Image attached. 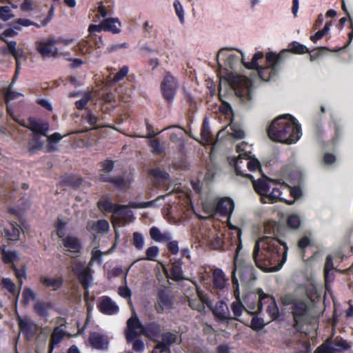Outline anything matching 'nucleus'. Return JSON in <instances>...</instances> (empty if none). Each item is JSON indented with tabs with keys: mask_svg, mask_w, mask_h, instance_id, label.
I'll return each mask as SVG.
<instances>
[{
	"mask_svg": "<svg viewBox=\"0 0 353 353\" xmlns=\"http://www.w3.org/2000/svg\"><path fill=\"white\" fill-rule=\"evenodd\" d=\"M288 250L286 243L280 239L265 236L255 243L252 258L259 269L274 272L285 262Z\"/></svg>",
	"mask_w": 353,
	"mask_h": 353,
	"instance_id": "obj_1",
	"label": "nucleus"
},
{
	"mask_svg": "<svg viewBox=\"0 0 353 353\" xmlns=\"http://www.w3.org/2000/svg\"><path fill=\"white\" fill-rule=\"evenodd\" d=\"M267 130L271 140L288 145L296 142L301 134V125L289 114L275 119Z\"/></svg>",
	"mask_w": 353,
	"mask_h": 353,
	"instance_id": "obj_2",
	"label": "nucleus"
},
{
	"mask_svg": "<svg viewBox=\"0 0 353 353\" xmlns=\"http://www.w3.org/2000/svg\"><path fill=\"white\" fill-rule=\"evenodd\" d=\"M241 243L238 245L236 250L235 256V268L232 271V281L234 288V292L235 296L238 299L239 297V283L236 277V272L239 271V275L241 280V283L244 286H250L256 280L257 276L256 274V270L254 266L248 262L239 261L238 259L239 253L241 249Z\"/></svg>",
	"mask_w": 353,
	"mask_h": 353,
	"instance_id": "obj_3",
	"label": "nucleus"
},
{
	"mask_svg": "<svg viewBox=\"0 0 353 353\" xmlns=\"http://www.w3.org/2000/svg\"><path fill=\"white\" fill-rule=\"evenodd\" d=\"M291 313L294 319L293 326L299 332L302 331L304 325L312 323L316 318L314 303L310 301L307 297L292 305Z\"/></svg>",
	"mask_w": 353,
	"mask_h": 353,
	"instance_id": "obj_4",
	"label": "nucleus"
},
{
	"mask_svg": "<svg viewBox=\"0 0 353 353\" xmlns=\"http://www.w3.org/2000/svg\"><path fill=\"white\" fill-rule=\"evenodd\" d=\"M72 271L77 276V278L81 286L84 289V300L86 302L88 307H90L88 301L90 293L88 288L92 280L90 267L85 265V261L75 260L72 263Z\"/></svg>",
	"mask_w": 353,
	"mask_h": 353,
	"instance_id": "obj_5",
	"label": "nucleus"
},
{
	"mask_svg": "<svg viewBox=\"0 0 353 353\" xmlns=\"http://www.w3.org/2000/svg\"><path fill=\"white\" fill-rule=\"evenodd\" d=\"M235 172L237 175L242 176L250 179L252 176L248 174V171H261V165L259 160L250 158L246 152L240 154L234 161Z\"/></svg>",
	"mask_w": 353,
	"mask_h": 353,
	"instance_id": "obj_6",
	"label": "nucleus"
},
{
	"mask_svg": "<svg viewBox=\"0 0 353 353\" xmlns=\"http://www.w3.org/2000/svg\"><path fill=\"white\" fill-rule=\"evenodd\" d=\"M230 85L241 101L246 103L253 99V85L250 79L245 76L234 77Z\"/></svg>",
	"mask_w": 353,
	"mask_h": 353,
	"instance_id": "obj_7",
	"label": "nucleus"
},
{
	"mask_svg": "<svg viewBox=\"0 0 353 353\" xmlns=\"http://www.w3.org/2000/svg\"><path fill=\"white\" fill-rule=\"evenodd\" d=\"M73 39H65L61 37H49L46 40L37 42V50L43 57H57L59 55V49L57 45L63 43L65 46L70 45ZM60 55H64L62 52Z\"/></svg>",
	"mask_w": 353,
	"mask_h": 353,
	"instance_id": "obj_8",
	"label": "nucleus"
},
{
	"mask_svg": "<svg viewBox=\"0 0 353 353\" xmlns=\"http://www.w3.org/2000/svg\"><path fill=\"white\" fill-rule=\"evenodd\" d=\"M267 297L268 296L263 293L260 295L256 306L250 307V310L245 309L240 301H234L231 305V309L234 314V317H232V320H236L243 323L244 325H248V319L246 318V316H249L250 314L260 312L262 309L261 300Z\"/></svg>",
	"mask_w": 353,
	"mask_h": 353,
	"instance_id": "obj_9",
	"label": "nucleus"
},
{
	"mask_svg": "<svg viewBox=\"0 0 353 353\" xmlns=\"http://www.w3.org/2000/svg\"><path fill=\"white\" fill-rule=\"evenodd\" d=\"M265 58L268 65L264 68L259 66L255 70L258 76L263 81H267L276 75L278 70L277 65L281 61V56H277V54L273 52L268 53Z\"/></svg>",
	"mask_w": 353,
	"mask_h": 353,
	"instance_id": "obj_10",
	"label": "nucleus"
},
{
	"mask_svg": "<svg viewBox=\"0 0 353 353\" xmlns=\"http://www.w3.org/2000/svg\"><path fill=\"white\" fill-rule=\"evenodd\" d=\"M161 340H157V344L152 350V353H170V346L174 343H181L177 333L170 332H163L161 334Z\"/></svg>",
	"mask_w": 353,
	"mask_h": 353,
	"instance_id": "obj_11",
	"label": "nucleus"
},
{
	"mask_svg": "<svg viewBox=\"0 0 353 353\" xmlns=\"http://www.w3.org/2000/svg\"><path fill=\"white\" fill-rule=\"evenodd\" d=\"M145 334V325H142L134 313L127 321V329L125 332V339L128 343H132L139 335Z\"/></svg>",
	"mask_w": 353,
	"mask_h": 353,
	"instance_id": "obj_12",
	"label": "nucleus"
},
{
	"mask_svg": "<svg viewBox=\"0 0 353 353\" xmlns=\"http://www.w3.org/2000/svg\"><path fill=\"white\" fill-rule=\"evenodd\" d=\"M349 347L346 341L341 338H330L320 345L314 353H336Z\"/></svg>",
	"mask_w": 353,
	"mask_h": 353,
	"instance_id": "obj_13",
	"label": "nucleus"
},
{
	"mask_svg": "<svg viewBox=\"0 0 353 353\" xmlns=\"http://www.w3.org/2000/svg\"><path fill=\"white\" fill-rule=\"evenodd\" d=\"M64 254L71 258H77L82 249L80 240L73 235H68L61 240Z\"/></svg>",
	"mask_w": 353,
	"mask_h": 353,
	"instance_id": "obj_14",
	"label": "nucleus"
},
{
	"mask_svg": "<svg viewBox=\"0 0 353 353\" xmlns=\"http://www.w3.org/2000/svg\"><path fill=\"white\" fill-rule=\"evenodd\" d=\"M178 88L176 79L170 73H167L161 84V93L168 103H171Z\"/></svg>",
	"mask_w": 353,
	"mask_h": 353,
	"instance_id": "obj_15",
	"label": "nucleus"
},
{
	"mask_svg": "<svg viewBox=\"0 0 353 353\" xmlns=\"http://www.w3.org/2000/svg\"><path fill=\"white\" fill-rule=\"evenodd\" d=\"M250 180L252 182L254 190L261 196V198L262 196H263L268 194L270 189V183H273L274 184L280 183V180L271 179L265 175H263L261 178H259L257 180H254L253 178Z\"/></svg>",
	"mask_w": 353,
	"mask_h": 353,
	"instance_id": "obj_16",
	"label": "nucleus"
},
{
	"mask_svg": "<svg viewBox=\"0 0 353 353\" xmlns=\"http://www.w3.org/2000/svg\"><path fill=\"white\" fill-rule=\"evenodd\" d=\"M194 285L196 295L194 298L188 297L189 305L192 310L202 312L205 311V307L204 304H208V298L196 284Z\"/></svg>",
	"mask_w": 353,
	"mask_h": 353,
	"instance_id": "obj_17",
	"label": "nucleus"
},
{
	"mask_svg": "<svg viewBox=\"0 0 353 353\" xmlns=\"http://www.w3.org/2000/svg\"><path fill=\"white\" fill-rule=\"evenodd\" d=\"M19 325L28 340H31L39 330V326L28 318L20 319Z\"/></svg>",
	"mask_w": 353,
	"mask_h": 353,
	"instance_id": "obj_18",
	"label": "nucleus"
},
{
	"mask_svg": "<svg viewBox=\"0 0 353 353\" xmlns=\"http://www.w3.org/2000/svg\"><path fill=\"white\" fill-rule=\"evenodd\" d=\"M99 209L103 212H113L117 216H123V210L126 209V206L114 204L109 199H101L97 203Z\"/></svg>",
	"mask_w": 353,
	"mask_h": 353,
	"instance_id": "obj_19",
	"label": "nucleus"
},
{
	"mask_svg": "<svg viewBox=\"0 0 353 353\" xmlns=\"http://www.w3.org/2000/svg\"><path fill=\"white\" fill-rule=\"evenodd\" d=\"M283 192L280 188H274L270 194L262 196L261 202L263 203H274L278 201L283 202L288 205L294 203V201H289L282 196Z\"/></svg>",
	"mask_w": 353,
	"mask_h": 353,
	"instance_id": "obj_20",
	"label": "nucleus"
},
{
	"mask_svg": "<svg viewBox=\"0 0 353 353\" xmlns=\"http://www.w3.org/2000/svg\"><path fill=\"white\" fill-rule=\"evenodd\" d=\"M89 341L92 346L99 350H106L108 345V337L99 332H92L90 334Z\"/></svg>",
	"mask_w": 353,
	"mask_h": 353,
	"instance_id": "obj_21",
	"label": "nucleus"
},
{
	"mask_svg": "<svg viewBox=\"0 0 353 353\" xmlns=\"http://www.w3.org/2000/svg\"><path fill=\"white\" fill-rule=\"evenodd\" d=\"M110 172H101L98 179L101 182H108L119 188H125L127 186V181L122 176H112Z\"/></svg>",
	"mask_w": 353,
	"mask_h": 353,
	"instance_id": "obj_22",
	"label": "nucleus"
},
{
	"mask_svg": "<svg viewBox=\"0 0 353 353\" xmlns=\"http://www.w3.org/2000/svg\"><path fill=\"white\" fill-rule=\"evenodd\" d=\"M234 207L233 201L229 198H223L216 201V213L230 216Z\"/></svg>",
	"mask_w": 353,
	"mask_h": 353,
	"instance_id": "obj_23",
	"label": "nucleus"
},
{
	"mask_svg": "<svg viewBox=\"0 0 353 353\" xmlns=\"http://www.w3.org/2000/svg\"><path fill=\"white\" fill-rule=\"evenodd\" d=\"M100 311L106 315H113L118 312L119 307L109 297H103L99 303Z\"/></svg>",
	"mask_w": 353,
	"mask_h": 353,
	"instance_id": "obj_24",
	"label": "nucleus"
},
{
	"mask_svg": "<svg viewBox=\"0 0 353 353\" xmlns=\"http://www.w3.org/2000/svg\"><path fill=\"white\" fill-rule=\"evenodd\" d=\"M212 312L221 321L232 320L227 304L223 301H219L212 310Z\"/></svg>",
	"mask_w": 353,
	"mask_h": 353,
	"instance_id": "obj_25",
	"label": "nucleus"
},
{
	"mask_svg": "<svg viewBox=\"0 0 353 353\" xmlns=\"http://www.w3.org/2000/svg\"><path fill=\"white\" fill-rule=\"evenodd\" d=\"M24 126L36 133V134H39L43 136H47V131L49 128L48 123L42 121H37L33 119H30L28 124Z\"/></svg>",
	"mask_w": 353,
	"mask_h": 353,
	"instance_id": "obj_26",
	"label": "nucleus"
},
{
	"mask_svg": "<svg viewBox=\"0 0 353 353\" xmlns=\"http://www.w3.org/2000/svg\"><path fill=\"white\" fill-rule=\"evenodd\" d=\"M173 301L167 294L162 292L159 294L158 302L155 305L158 313H163L165 310L172 308Z\"/></svg>",
	"mask_w": 353,
	"mask_h": 353,
	"instance_id": "obj_27",
	"label": "nucleus"
},
{
	"mask_svg": "<svg viewBox=\"0 0 353 353\" xmlns=\"http://www.w3.org/2000/svg\"><path fill=\"white\" fill-rule=\"evenodd\" d=\"M161 332V326L155 322H152L145 325L144 336L149 339L156 342L157 338L159 337Z\"/></svg>",
	"mask_w": 353,
	"mask_h": 353,
	"instance_id": "obj_28",
	"label": "nucleus"
},
{
	"mask_svg": "<svg viewBox=\"0 0 353 353\" xmlns=\"http://www.w3.org/2000/svg\"><path fill=\"white\" fill-rule=\"evenodd\" d=\"M86 228L90 232L104 233L109 230V223L104 219L97 221H90L88 222Z\"/></svg>",
	"mask_w": 353,
	"mask_h": 353,
	"instance_id": "obj_29",
	"label": "nucleus"
},
{
	"mask_svg": "<svg viewBox=\"0 0 353 353\" xmlns=\"http://www.w3.org/2000/svg\"><path fill=\"white\" fill-rule=\"evenodd\" d=\"M103 30L118 34L121 32V22L118 18H108L103 20Z\"/></svg>",
	"mask_w": 353,
	"mask_h": 353,
	"instance_id": "obj_30",
	"label": "nucleus"
},
{
	"mask_svg": "<svg viewBox=\"0 0 353 353\" xmlns=\"http://www.w3.org/2000/svg\"><path fill=\"white\" fill-rule=\"evenodd\" d=\"M149 174L153 177L157 183L159 184H155L156 186L160 185L161 183H163L168 181L170 179V174L161 168H155L149 170Z\"/></svg>",
	"mask_w": 353,
	"mask_h": 353,
	"instance_id": "obj_31",
	"label": "nucleus"
},
{
	"mask_svg": "<svg viewBox=\"0 0 353 353\" xmlns=\"http://www.w3.org/2000/svg\"><path fill=\"white\" fill-rule=\"evenodd\" d=\"M288 52H292L294 54H304V53H309L310 51L306 48V46L300 44L298 42H292L290 44L288 50H283L279 54H277V56H281V60L282 59V57L284 54H288Z\"/></svg>",
	"mask_w": 353,
	"mask_h": 353,
	"instance_id": "obj_32",
	"label": "nucleus"
},
{
	"mask_svg": "<svg viewBox=\"0 0 353 353\" xmlns=\"http://www.w3.org/2000/svg\"><path fill=\"white\" fill-rule=\"evenodd\" d=\"M40 282L45 287L50 288L54 290H56L61 288L63 283V280L61 278H50L45 276H41L40 277Z\"/></svg>",
	"mask_w": 353,
	"mask_h": 353,
	"instance_id": "obj_33",
	"label": "nucleus"
},
{
	"mask_svg": "<svg viewBox=\"0 0 353 353\" xmlns=\"http://www.w3.org/2000/svg\"><path fill=\"white\" fill-rule=\"evenodd\" d=\"M3 287L6 289L17 301L20 294V285L17 288L15 284L9 278H3L1 281Z\"/></svg>",
	"mask_w": 353,
	"mask_h": 353,
	"instance_id": "obj_34",
	"label": "nucleus"
},
{
	"mask_svg": "<svg viewBox=\"0 0 353 353\" xmlns=\"http://www.w3.org/2000/svg\"><path fill=\"white\" fill-rule=\"evenodd\" d=\"M171 194H172V192H169L166 194L160 195V196H157L155 199L150 201H148V202H140V203L131 202V203H130L129 206L132 208H135V209L152 208V207L154 206L155 203L157 201H159L161 199H164L166 196L170 195Z\"/></svg>",
	"mask_w": 353,
	"mask_h": 353,
	"instance_id": "obj_35",
	"label": "nucleus"
},
{
	"mask_svg": "<svg viewBox=\"0 0 353 353\" xmlns=\"http://www.w3.org/2000/svg\"><path fill=\"white\" fill-rule=\"evenodd\" d=\"M65 334V332L60 327H55L50 338L49 353L52 352L54 345L61 341Z\"/></svg>",
	"mask_w": 353,
	"mask_h": 353,
	"instance_id": "obj_36",
	"label": "nucleus"
},
{
	"mask_svg": "<svg viewBox=\"0 0 353 353\" xmlns=\"http://www.w3.org/2000/svg\"><path fill=\"white\" fill-rule=\"evenodd\" d=\"M150 234L154 241L158 242L167 241L171 239V235L169 232L161 233L159 229L156 227H152L150 229Z\"/></svg>",
	"mask_w": 353,
	"mask_h": 353,
	"instance_id": "obj_37",
	"label": "nucleus"
},
{
	"mask_svg": "<svg viewBox=\"0 0 353 353\" xmlns=\"http://www.w3.org/2000/svg\"><path fill=\"white\" fill-rule=\"evenodd\" d=\"M303 298L298 297L296 293L295 292L292 293H287L282 294L280 297L281 303L285 305L288 306L290 305H294L298 301H301Z\"/></svg>",
	"mask_w": 353,
	"mask_h": 353,
	"instance_id": "obj_38",
	"label": "nucleus"
},
{
	"mask_svg": "<svg viewBox=\"0 0 353 353\" xmlns=\"http://www.w3.org/2000/svg\"><path fill=\"white\" fill-rule=\"evenodd\" d=\"M50 308V305L46 302H37L34 305V312L42 318H45L47 321L48 316V311Z\"/></svg>",
	"mask_w": 353,
	"mask_h": 353,
	"instance_id": "obj_39",
	"label": "nucleus"
},
{
	"mask_svg": "<svg viewBox=\"0 0 353 353\" xmlns=\"http://www.w3.org/2000/svg\"><path fill=\"white\" fill-rule=\"evenodd\" d=\"M12 231L4 228L3 234L8 240L17 241L20 236V226L17 223H11Z\"/></svg>",
	"mask_w": 353,
	"mask_h": 353,
	"instance_id": "obj_40",
	"label": "nucleus"
},
{
	"mask_svg": "<svg viewBox=\"0 0 353 353\" xmlns=\"http://www.w3.org/2000/svg\"><path fill=\"white\" fill-rule=\"evenodd\" d=\"M43 148V142L39 134H34L28 142V148L30 152L34 153Z\"/></svg>",
	"mask_w": 353,
	"mask_h": 353,
	"instance_id": "obj_41",
	"label": "nucleus"
},
{
	"mask_svg": "<svg viewBox=\"0 0 353 353\" xmlns=\"http://www.w3.org/2000/svg\"><path fill=\"white\" fill-rule=\"evenodd\" d=\"M167 276L168 278H170L176 281L185 279L183 276L182 268L178 263H174L172 264V268L170 269V276Z\"/></svg>",
	"mask_w": 353,
	"mask_h": 353,
	"instance_id": "obj_42",
	"label": "nucleus"
},
{
	"mask_svg": "<svg viewBox=\"0 0 353 353\" xmlns=\"http://www.w3.org/2000/svg\"><path fill=\"white\" fill-rule=\"evenodd\" d=\"M268 298L270 299V304L268 305L267 308V312L271 319L275 320L280 315L279 310L276 303L274 298L272 296H270Z\"/></svg>",
	"mask_w": 353,
	"mask_h": 353,
	"instance_id": "obj_43",
	"label": "nucleus"
},
{
	"mask_svg": "<svg viewBox=\"0 0 353 353\" xmlns=\"http://www.w3.org/2000/svg\"><path fill=\"white\" fill-rule=\"evenodd\" d=\"M263 57V54L261 52H259L254 55L250 62H244L243 58H242L241 62L246 68L250 70H255L256 68L259 66L257 63L258 60L262 59Z\"/></svg>",
	"mask_w": 353,
	"mask_h": 353,
	"instance_id": "obj_44",
	"label": "nucleus"
},
{
	"mask_svg": "<svg viewBox=\"0 0 353 353\" xmlns=\"http://www.w3.org/2000/svg\"><path fill=\"white\" fill-rule=\"evenodd\" d=\"M256 314H253V316L250 322L248 321V326L255 331H259L262 330L265 326V323L261 318H259L256 316Z\"/></svg>",
	"mask_w": 353,
	"mask_h": 353,
	"instance_id": "obj_45",
	"label": "nucleus"
},
{
	"mask_svg": "<svg viewBox=\"0 0 353 353\" xmlns=\"http://www.w3.org/2000/svg\"><path fill=\"white\" fill-rule=\"evenodd\" d=\"M214 284L219 289H222L225 286L224 274L220 270H216L214 272Z\"/></svg>",
	"mask_w": 353,
	"mask_h": 353,
	"instance_id": "obj_46",
	"label": "nucleus"
},
{
	"mask_svg": "<svg viewBox=\"0 0 353 353\" xmlns=\"http://www.w3.org/2000/svg\"><path fill=\"white\" fill-rule=\"evenodd\" d=\"M281 188L285 190L286 192H290V195L294 199L293 201L300 198L302 195L301 190L298 187H290V185L282 183Z\"/></svg>",
	"mask_w": 353,
	"mask_h": 353,
	"instance_id": "obj_47",
	"label": "nucleus"
},
{
	"mask_svg": "<svg viewBox=\"0 0 353 353\" xmlns=\"http://www.w3.org/2000/svg\"><path fill=\"white\" fill-rule=\"evenodd\" d=\"M93 99V96L90 92H86L83 94L82 98L76 101L75 105L78 110H83L86 108L85 105L88 101H92Z\"/></svg>",
	"mask_w": 353,
	"mask_h": 353,
	"instance_id": "obj_48",
	"label": "nucleus"
},
{
	"mask_svg": "<svg viewBox=\"0 0 353 353\" xmlns=\"http://www.w3.org/2000/svg\"><path fill=\"white\" fill-rule=\"evenodd\" d=\"M14 17V14L10 6H0V19L4 21Z\"/></svg>",
	"mask_w": 353,
	"mask_h": 353,
	"instance_id": "obj_49",
	"label": "nucleus"
},
{
	"mask_svg": "<svg viewBox=\"0 0 353 353\" xmlns=\"http://www.w3.org/2000/svg\"><path fill=\"white\" fill-rule=\"evenodd\" d=\"M231 130L230 134L237 139H242L245 136L244 131L237 124H231Z\"/></svg>",
	"mask_w": 353,
	"mask_h": 353,
	"instance_id": "obj_50",
	"label": "nucleus"
},
{
	"mask_svg": "<svg viewBox=\"0 0 353 353\" xmlns=\"http://www.w3.org/2000/svg\"><path fill=\"white\" fill-rule=\"evenodd\" d=\"M132 244L138 250H142L144 245L143 235L139 232H134L133 234Z\"/></svg>",
	"mask_w": 353,
	"mask_h": 353,
	"instance_id": "obj_51",
	"label": "nucleus"
},
{
	"mask_svg": "<svg viewBox=\"0 0 353 353\" xmlns=\"http://www.w3.org/2000/svg\"><path fill=\"white\" fill-rule=\"evenodd\" d=\"M223 245V241L221 236L214 235L209 243V247L213 250H219Z\"/></svg>",
	"mask_w": 353,
	"mask_h": 353,
	"instance_id": "obj_52",
	"label": "nucleus"
},
{
	"mask_svg": "<svg viewBox=\"0 0 353 353\" xmlns=\"http://www.w3.org/2000/svg\"><path fill=\"white\" fill-rule=\"evenodd\" d=\"M22 298L21 302L26 305L30 300L34 299L35 294L30 288H25L22 293Z\"/></svg>",
	"mask_w": 353,
	"mask_h": 353,
	"instance_id": "obj_53",
	"label": "nucleus"
},
{
	"mask_svg": "<svg viewBox=\"0 0 353 353\" xmlns=\"http://www.w3.org/2000/svg\"><path fill=\"white\" fill-rule=\"evenodd\" d=\"M159 251V248L157 246L150 247L146 250V257L143 258L142 259L148 261H156L155 258L158 255Z\"/></svg>",
	"mask_w": 353,
	"mask_h": 353,
	"instance_id": "obj_54",
	"label": "nucleus"
},
{
	"mask_svg": "<svg viewBox=\"0 0 353 353\" xmlns=\"http://www.w3.org/2000/svg\"><path fill=\"white\" fill-rule=\"evenodd\" d=\"M86 120H87L88 123L91 126H92V128H90V129L83 130L82 132H88L90 130L97 128V127H94V125L98 122V117H96L94 114H93L90 110H88V115L86 117Z\"/></svg>",
	"mask_w": 353,
	"mask_h": 353,
	"instance_id": "obj_55",
	"label": "nucleus"
},
{
	"mask_svg": "<svg viewBox=\"0 0 353 353\" xmlns=\"http://www.w3.org/2000/svg\"><path fill=\"white\" fill-rule=\"evenodd\" d=\"M150 145L152 148V153L154 154H160L163 152V145L157 139L152 140Z\"/></svg>",
	"mask_w": 353,
	"mask_h": 353,
	"instance_id": "obj_56",
	"label": "nucleus"
},
{
	"mask_svg": "<svg viewBox=\"0 0 353 353\" xmlns=\"http://www.w3.org/2000/svg\"><path fill=\"white\" fill-rule=\"evenodd\" d=\"M288 225L292 229H297L301 225V220L299 216L292 214L288 216Z\"/></svg>",
	"mask_w": 353,
	"mask_h": 353,
	"instance_id": "obj_57",
	"label": "nucleus"
},
{
	"mask_svg": "<svg viewBox=\"0 0 353 353\" xmlns=\"http://www.w3.org/2000/svg\"><path fill=\"white\" fill-rule=\"evenodd\" d=\"M203 208L206 213L214 214L216 213V201L205 202L203 204Z\"/></svg>",
	"mask_w": 353,
	"mask_h": 353,
	"instance_id": "obj_58",
	"label": "nucleus"
},
{
	"mask_svg": "<svg viewBox=\"0 0 353 353\" xmlns=\"http://www.w3.org/2000/svg\"><path fill=\"white\" fill-rule=\"evenodd\" d=\"M279 225L276 222L270 221L264 225V232L266 234H276L278 231Z\"/></svg>",
	"mask_w": 353,
	"mask_h": 353,
	"instance_id": "obj_59",
	"label": "nucleus"
},
{
	"mask_svg": "<svg viewBox=\"0 0 353 353\" xmlns=\"http://www.w3.org/2000/svg\"><path fill=\"white\" fill-rule=\"evenodd\" d=\"M12 269L14 272L15 276L19 280V285H20V288H21L23 285L22 279L26 276V271L23 268L18 269L15 265H12Z\"/></svg>",
	"mask_w": 353,
	"mask_h": 353,
	"instance_id": "obj_60",
	"label": "nucleus"
},
{
	"mask_svg": "<svg viewBox=\"0 0 353 353\" xmlns=\"http://www.w3.org/2000/svg\"><path fill=\"white\" fill-rule=\"evenodd\" d=\"M2 257L6 263H10L17 257V253L14 251H3L2 252Z\"/></svg>",
	"mask_w": 353,
	"mask_h": 353,
	"instance_id": "obj_61",
	"label": "nucleus"
},
{
	"mask_svg": "<svg viewBox=\"0 0 353 353\" xmlns=\"http://www.w3.org/2000/svg\"><path fill=\"white\" fill-rule=\"evenodd\" d=\"M20 96H21L20 93L12 91L11 87H10L5 93V101L8 103L9 101L17 99Z\"/></svg>",
	"mask_w": 353,
	"mask_h": 353,
	"instance_id": "obj_62",
	"label": "nucleus"
},
{
	"mask_svg": "<svg viewBox=\"0 0 353 353\" xmlns=\"http://www.w3.org/2000/svg\"><path fill=\"white\" fill-rule=\"evenodd\" d=\"M174 7L175 9V12L179 17L180 21L183 23L184 21V14L182 5L181 4L179 0H175L174 3Z\"/></svg>",
	"mask_w": 353,
	"mask_h": 353,
	"instance_id": "obj_63",
	"label": "nucleus"
},
{
	"mask_svg": "<svg viewBox=\"0 0 353 353\" xmlns=\"http://www.w3.org/2000/svg\"><path fill=\"white\" fill-rule=\"evenodd\" d=\"M102 169L101 172H110L114 168V162L111 160H105L100 163Z\"/></svg>",
	"mask_w": 353,
	"mask_h": 353,
	"instance_id": "obj_64",
	"label": "nucleus"
}]
</instances>
